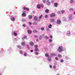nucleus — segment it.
Listing matches in <instances>:
<instances>
[{
	"mask_svg": "<svg viewBox=\"0 0 75 75\" xmlns=\"http://www.w3.org/2000/svg\"><path fill=\"white\" fill-rule=\"evenodd\" d=\"M55 59H56V60H58V58L57 57H56L55 58Z\"/></svg>",
	"mask_w": 75,
	"mask_h": 75,
	"instance_id": "obj_47",
	"label": "nucleus"
},
{
	"mask_svg": "<svg viewBox=\"0 0 75 75\" xmlns=\"http://www.w3.org/2000/svg\"><path fill=\"white\" fill-rule=\"evenodd\" d=\"M37 31L35 29H34L33 30V32L34 33H37Z\"/></svg>",
	"mask_w": 75,
	"mask_h": 75,
	"instance_id": "obj_9",
	"label": "nucleus"
},
{
	"mask_svg": "<svg viewBox=\"0 0 75 75\" xmlns=\"http://www.w3.org/2000/svg\"><path fill=\"white\" fill-rule=\"evenodd\" d=\"M45 0H42V2L43 3H45Z\"/></svg>",
	"mask_w": 75,
	"mask_h": 75,
	"instance_id": "obj_50",
	"label": "nucleus"
},
{
	"mask_svg": "<svg viewBox=\"0 0 75 75\" xmlns=\"http://www.w3.org/2000/svg\"><path fill=\"white\" fill-rule=\"evenodd\" d=\"M52 27V24H50L48 26V28H51Z\"/></svg>",
	"mask_w": 75,
	"mask_h": 75,
	"instance_id": "obj_16",
	"label": "nucleus"
},
{
	"mask_svg": "<svg viewBox=\"0 0 75 75\" xmlns=\"http://www.w3.org/2000/svg\"><path fill=\"white\" fill-rule=\"evenodd\" d=\"M44 36V35H43L42 36H40V39H42V38Z\"/></svg>",
	"mask_w": 75,
	"mask_h": 75,
	"instance_id": "obj_25",
	"label": "nucleus"
},
{
	"mask_svg": "<svg viewBox=\"0 0 75 75\" xmlns=\"http://www.w3.org/2000/svg\"><path fill=\"white\" fill-rule=\"evenodd\" d=\"M57 24H59L61 23V20L59 19H57Z\"/></svg>",
	"mask_w": 75,
	"mask_h": 75,
	"instance_id": "obj_2",
	"label": "nucleus"
},
{
	"mask_svg": "<svg viewBox=\"0 0 75 75\" xmlns=\"http://www.w3.org/2000/svg\"><path fill=\"white\" fill-rule=\"evenodd\" d=\"M36 41H38V39H36Z\"/></svg>",
	"mask_w": 75,
	"mask_h": 75,
	"instance_id": "obj_57",
	"label": "nucleus"
},
{
	"mask_svg": "<svg viewBox=\"0 0 75 75\" xmlns=\"http://www.w3.org/2000/svg\"><path fill=\"white\" fill-rule=\"evenodd\" d=\"M69 11H74V9L72 8H71L70 9H69Z\"/></svg>",
	"mask_w": 75,
	"mask_h": 75,
	"instance_id": "obj_23",
	"label": "nucleus"
},
{
	"mask_svg": "<svg viewBox=\"0 0 75 75\" xmlns=\"http://www.w3.org/2000/svg\"><path fill=\"white\" fill-rule=\"evenodd\" d=\"M74 1V0H71L70 1V3H72Z\"/></svg>",
	"mask_w": 75,
	"mask_h": 75,
	"instance_id": "obj_44",
	"label": "nucleus"
},
{
	"mask_svg": "<svg viewBox=\"0 0 75 75\" xmlns=\"http://www.w3.org/2000/svg\"><path fill=\"white\" fill-rule=\"evenodd\" d=\"M57 75H59V74H57Z\"/></svg>",
	"mask_w": 75,
	"mask_h": 75,
	"instance_id": "obj_62",
	"label": "nucleus"
},
{
	"mask_svg": "<svg viewBox=\"0 0 75 75\" xmlns=\"http://www.w3.org/2000/svg\"><path fill=\"white\" fill-rule=\"evenodd\" d=\"M29 28H28V27H27V30H28V29H29Z\"/></svg>",
	"mask_w": 75,
	"mask_h": 75,
	"instance_id": "obj_58",
	"label": "nucleus"
},
{
	"mask_svg": "<svg viewBox=\"0 0 75 75\" xmlns=\"http://www.w3.org/2000/svg\"><path fill=\"white\" fill-rule=\"evenodd\" d=\"M35 54L36 55H38V52H36L35 53Z\"/></svg>",
	"mask_w": 75,
	"mask_h": 75,
	"instance_id": "obj_43",
	"label": "nucleus"
},
{
	"mask_svg": "<svg viewBox=\"0 0 75 75\" xmlns=\"http://www.w3.org/2000/svg\"><path fill=\"white\" fill-rule=\"evenodd\" d=\"M37 6L38 8V9H40L41 8V7H40V4L38 5Z\"/></svg>",
	"mask_w": 75,
	"mask_h": 75,
	"instance_id": "obj_13",
	"label": "nucleus"
},
{
	"mask_svg": "<svg viewBox=\"0 0 75 75\" xmlns=\"http://www.w3.org/2000/svg\"><path fill=\"white\" fill-rule=\"evenodd\" d=\"M29 24H30V25H31L32 23H31V22H29Z\"/></svg>",
	"mask_w": 75,
	"mask_h": 75,
	"instance_id": "obj_53",
	"label": "nucleus"
},
{
	"mask_svg": "<svg viewBox=\"0 0 75 75\" xmlns=\"http://www.w3.org/2000/svg\"><path fill=\"white\" fill-rule=\"evenodd\" d=\"M57 5H58V4H57V3H55L54 4V7H57Z\"/></svg>",
	"mask_w": 75,
	"mask_h": 75,
	"instance_id": "obj_18",
	"label": "nucleus"
},
{
	"mask_svg": "<svg viewBox=\"0 0 75 75\" xmlns=\"http://www.w3.org/2000/svg\"><path fill=\"white\" fill-rule=\"evenodd\" d=\"M23 27H25L26 26V25L25 24H23Z\"/></svg>",
	"mask_w": 75,
	"mask_h": 75,
	"instance_id": "obj_41",
	"label": "nucleus"
},
{
	"mask_svg": "<svg viewBox=\"0 0 75 75\" xmlns=\"http://www.w3.org/2000/svg\"><path fill=\"white\" fill-rule=\"evenodd\" d=\"M50 37L51 38H52V36L51 35L50 36Z\"/></svg>",
	"mask_w": 75,
	"mask_h": 75,
	"instance_id": "obj_56",
	"label": "nucleus"
},
{
	"mask_svg": "<svg viewBox=\"0 0 75 75\" xmlns=\"http://www.w3.org/2000/svg\"><path fill=\"white\" fill-rule=\"evenodd\" d=\"M46 4L47 5H49V4H50V1H47L46 2Z\"/></svg>",
	"mask_w": 75,
	"mask_h": 75,
	"instance_id": "obj_10",
	"label": "nucleus"
},
{
	"mask_svg": "<svg viewBox=\"0 0 75 75\" xmlns=\"http://www.w3.org/2000/svg\"><path fill=\"white\" fill-rule=\"evenodd\" d=\"M58 57H59V58H62V55L61 54H59L58 55Z\"/></svg>",
	"mask_w": 75,
	"mask_h": 75,
	"instance_id": "obj_28",
	"label": "nucleus"
},
{
	"mask_svg": "<svg viewBox=\"0 0 75 75\" xmlns=\"http://www.w3.org/2000/svg\"><path fill=\"white\" fill-rule=\"evenodd\" d=\"M58 51L59 52H62L63 50V47L62 46H59L58 49Z\"/></svg>",
	"mask_w": 75,
	"mask_h": 75,
	"instance_id": "obj_1",
	"label": "nucleus"
},
{
	"mask_svg": "<svg viewBox=\"0 0 75 75\" xmlns=\"http://www.w3.org/2000/svg\"><path fill=\"white\" fill-rule=\"evenodd\" d=\"M70 31H68L67 33V36H69L70 35Z\"/></svg>",
	"mask_w": 75,
	"mask_h": 75,
	"instance_id": "obj_4",
	"label": "nucleus"
},
{
	"mask_svg": "<svg viewBox=\"0 0 75 75\" xmlns=\"http://www.w3.org/2000/svg\"><path fill=\"white\" fill-rule=\"evenodd\" d=\"M0 75H1V74H0Z\"/></svg>",
	"mask_w": 75,
	"mask_h": 75,
	"instance_id": "obj_63",
	"label": "nucleus"
},
{
	"mask_svg": "<svg viewBox=\"0 0 75 75\" xmlns=\"http://www.w3.org/2000/svg\"><path fill=\"white\" fill-rule=\"evenodd\" d=\"M45 56L47 57H49V55L47 54H45Z\"/></svg>",
	"mask_w": 75,
	"mask_h": 75,
	"instance_id": "obj_26",
	"label": "nucleus"
},
{
	"mask_svg": "<svg viewBox=\"0 0 75 75\" xmlns=\"http://www.w3.org/2000/svg\"><path fill=\"white\" fill-rule=\"evenodd\" d=\"M26 7H23V9L24 10H26Z\"/></svg>",
	"mask_w": 75,
	"mask_h": 75,
	"instance_id": "obj_40",
	"label": "nucleus"
},
{
	"mask_svg": "<svg viewBox=\"0 0 75 75\" xmlns=\"http://www.w3.org/2000/svg\"><path fill=\"white\" fill-rule=\"evenodd\" d=\"M37 22H33V25H37Z\"/></svg>",
	"mask_w": 75,
	"mask_h": 75,
	"instance_id": "obj_27",
	"label": "nucleus"
},
{
	"mask_svg": "<svg viewBox=\"0 0 75 75\" xmlns=\"http://www.w3.org/2000/svg\"><path fill=\"white\" fill-rule=\"evenodd\" d=\"M31 52H33V50H31Z\"/></svg>",
	"mask_w": 75,
	"mask_h": 75,
	"instance_id": "obj_61",
	"label": "nucleus"
},
{
	"mask_svg": "<svg viewBox=\"0 0 75 75\" xmlns=\"http://www.w3.org/2000/svg\"><path fill=\"white\" fill-rule=\"evenodd\" d=\"M27 54L26 53H25L24 54V56H25V57L27 56Z\"/></svg>",
	"mask_w": 75,
	"mask_h": 75,
	"instance_id": "obj_36",
	"label": "nucleus"
},
{
	"mask_svg": "<svg viewBox=\"0 0 75 75\" xmlns=\"http://www.w3.org/2000/svg\"><path fill=\"white\" fill-rule=\"evenodd\" d=\"M48 17V15H45V18H47V17Z\"/></svg>",
	"mask_w": 75,
	"mask_h": 75,
	"instance_id": "obj_46",
	"label": "nucleus"
},
{
	"mask_svg": "<svg viewBox=\"0 0 75 75\" xmlns=\"http://www.w3.org/2000/svg\"><path fill=\"white\" fill-rule=\"evenodd\" d=\"M20 54H23V52L21 50L20 51Z\"/></svg>",
	"mask_w": 75,
	"mask_h": 75,
	"instance_id": "obj_34",
	"label": "nucleus"
},
{
	"mask_svg": "<svg viewBox=\"0 0 75 75\" xmlns=\"http://www.w3.org/2000/svg\"><path fill=\"white\" fill-rule=\"evenodd\" d=\"M40 29H41V30H42V31H43L45 30V28H40Z\"/></svg>",
	"mask_w": 75,
	"mask_h": 75,
	"instance_id": "obj_24",
	"label": "nucleus"
},
{
	"mask_svg": "<svg viewBox=\"0 0 75 75\" xmlns=\"http://www.w3.org/2000/svg\"><path fill=\"white\" fill-rule=\"evenodd\" d=\"M47 60L49 62L51 61V58H50L48 57L47 59Z\"/></svg>",
	"mask_w": 75,
	"mask_h": 75,
	"instance_id": "obj_17",
	"label": "nucleus"
},
{
	"mask_svg": "<svg viewBox=\"0 0 75 75\" xmlns=\"http://www.w3.org/2000/svg\"><path fill=\"white\" fill-rule=\"evenodd\" d=\"M55 16V13H53L50 15V17H54Z\"/></svg>",
	"mask_w": 75,
	"mask_h": 75,
	"instance_id": "obj_3",
	"label": "nucleus"
},
{
	"mask_svg": "<svg viewBox=\"0 0 75 75\" xmlns=\"http://www.w3.org/2000/svg\"><path fill=\"white\" fill-rule=\"evenodd\" d=\"M52 55L53 56H55V54H52Z\"/></svg>",
	"mask_w": 75,
	"mask_h": 75,
	"instance_id": "obj_52",
	"label": "nucleus"
},
{
	"mask_svg": "<svg viewBox=\"0 0 75 75\" xmlns=\"http://www.w3.org/2000/svg\"><path fill=\"white\" fill-rule=\"evenodd\" d=\"M11 20L13 21H15V18H11Z\"/></svg>",
	"mask_w": 75,
	"mask_h": 75,
	"instance_id": "obj_19",
	"label": "nucleus"
},
{
	"mask_svg": "<svg viewBox=\"0 0 75 75\" xmlns=\"http://www.w3.org/2000/svg\"><path fill=\"white\" fill-rule=\"evenodd\" d=\"M28 34H31L32 32L31 31H30V30H28Z\"/></svg>",
	"mask_w": 75,
	"mask_h": 75,
	"instance_id": "obj_14",
	"label": "nucleus"
},
{
	"mask_svg": "<svg viewBox=\"0 0 75 75\" xmlns=\"http://www.w3.org/2000/svg\"><path fill=\"white\" fill-rule=\"evenodd\" d=\"M34 47H35V48H37L38 47V45H36L34 46Z\"/></svg>",
	"mask_w": 75,
	"mask_h": 75,
	"instance_id": "obj_37",
	"label": "nucleus"
},
{
	"mask_svg": "<svg viewBox=\"0 0 75 75\" xmlns=\"http://www.w3.org/2000/svg\"><path fill=\"white\" fill-rule=\"evenodd\" d=\"M49 11H50V10L48 9H47L45 10V13H48L49 12Z\"/></svg>",
	"mask_w": 75,
	"mask_h": 75,
	"instance_id": "obj_5",
	"label": "nucleus"
},
{
	"mask_svg": "<svg viewBox=\"0 0 75 75\" xmlns=\"http://www.w3.org/2000/svg\"><path fill=\"white\" fill-rule=\"evenodd\" d=\"M37 17L36 16H35L34 17V20H37Z\"/></svg>",
	"mask_w": 75,
	"mask_h": 75,
	"instance_id": "obj_33",
	"label": "nucleus"
},
{
	"mask_svg": "<svg viewBox=\"0 0 75 75\" xmlns=\"http://www.w3.org/2000/svg\"><path fill=\"white\" fill-rule=\"evenodd\" d=\"M13 35H15V36H17V33H15V32H13Z\"/></svg>",
	"mask_w": 75,
	"mask_h": 75,
	"instance_id": "obj_12",
	"label": "nucleus"
},
{
	"mask_svg": "<svg viewBox=\"0 0 75 75\" xmlns=\"http://www.w3.org/2000/svg\"><path fill=\"white\" fill-rule=\"evenodd\" d=\"M45 38V39H46L47 40H48V37L47 36H46Z\"/></svg>",
	"mask_w": 75,
	"mask_h": 75,
	"instance_id": "obj_29",
	"label": "nucleus"
},
{
	"mask_svg": "<svg viewBox=\"0 0 75 75\" xmlns=\"http://www.w3.org/2000/svg\"><path fill=\"white\" fill-rule=\"evenodd\" d=\"M69 19L70 20L71 18H72V15L70 14L69 15Z\"/></svg>",
	"mask_w": 75,
	"mask_h": 75,
	"instance_id": "obj_7",
	"label": "nucleus"
},
{
	"mask_svg": "<svg viewBox=\"0 0 75 75\" xmlns=\"http://www.w3.org/2000/svg\"><path fill=\"white\" fill-rule=\"evenodd\" d=\"M28 17H29V18H30V19L32 18L33 17V16H32V15H29L28 16Z\"/></svg>",
	"mask_w": 75,
	"mask_h": 75,
	"instance_id": "obj_20",
	"label": "nucleus"
},
{
	"mask_svg": "<svg viewBox=\"0 0 75 75\" xmlns=\"http://www.w3.org/2000/svg\"><path fill=\"white\" fill-rule=\"evenodd\" d=\"M30 44L31 46H33V45H34V43L33 42H30Z\"/></svg>",
	"mask_w": 75,
	"mask_h": 75,
	"instance_id": "obj_11",
	"label": "nucleus"
},
{
	"mask_svg": "<svg viewBox=\"0 0 75 75\" xmlns=\"http://www.w3.org/2000/svg\"><path fill=\"white\" fill-rule=\"evenodd\" d=\"M49 41V42H52V39H50Z\"/></svg>",
	"mask_w": 75,
	"mask_h": 75,
	"instance_id": "obj_48",
	"label": "nucleus"
},
{
	"mask_svg": "<svg viewBox=\"0 0 75 75\" xmlns=\"http://www.w3.org/2000/svg\"><path fill=\"white\" fill-rule=\"evenodd\" d=\"M17 47L18 48H20V49H21V46L20 45H18L17 46Z\"/></svg>",
	"mask_w": 75,
	"mask_h": 75,
	"instance_id": "obj_32",
	"label": "nucleus"
},
{
	"mask_svg": "<svg viewBox=\"0 0 75 75\" xmlns=\"http://www.w3.org/2000/svg\"><path fill=\"white\" fill-rule=\"evenodd\" d=\"M61 13H62V14H64V13H65V11H64V10H62L61 11Z\"/></svg>",
	"mask_w": 75,
	"mask_h": 75,
	"instance_id": "obj_21",
	"label": "nucleus"
},
{
	"mask_svg": "<svg viewBox=\"0 0 75 75\" xmlns=\"http://www.w3.org/2000/svg\"><path fill=\"white\" fill-rule=\"evenodd\" d=\"M35 38H36V37H37V36L35 35Z\"/></svg>",
	"mask_w": 75,
	"mask_h": 75,
	"instance_id": "obj_60",
	"label": "nucleus"
},
{
	"mask_svg": "<svg viewBox=\"0 0 75 75\" xmlns=\"http://www.w3.org/2000/svg\"><path fill=\"white\" fill-rule=\"evenodd\" d=\"M26 9L27 11H29V8H26Z\"/></svg>",
	"mask_w": 75,
	"mask_h": 75,
	"instance_id": "obj_38",
	"label": "nucleus"
},
{
	"mask_svg": "<svg viewBox=\"0 0 75 75\" xmlns=\"http://www.w3.org/2000/svg\"><path fill=\"white\" fill-rule=\"evenodd\" d=\"M61 62H64V60L62 59L60 61Z\"/></svg>",
	"mask_w": 75,
	"mask_h": 75,
	"instance_id": "obj_39",
	"label": "nucleus"
},
{
	"mask_svg": "<svg viewBox=\"0 0 75 75\" xmlns=\"http://www.w3.org/2000/svg\"><path fill=\"white\" fill-rule=\"evenodd\" d=\"M47 31H50V29H49V28H47Z\"/></svg>",
	"mask_w": 75,
	"mask_h": 75,
	"instance_id": "obj_51",
	"label": "nucleus"
},
{
	"mask_svg": "<svg viewBox=\"0 0 75 75\" xmlns=\"http://www.w3.org/2000/svg\"><path fill=\"white\" fill-rule=\"evenodd\" d=\"M25 43L24 42H23L22 43V45H25Z\"/></svg>",
	"mask_w": 75,
	"mask_h": 75,
	"instance_id": "obj_30",
	"label": "nucleus"
},
{
	"mask_svg": "<svg viewBox=\"0 0 75 75\" xmlns=\"http://www.w3.org/2000/svg\"><path fill=\"white\" fill-rule=\"evenodd\" d=\"M26 15H25V12L24 11V13H23L22 14V16L23 17H24V16H25Z\"/></svg>",
	"mask_w": 75,
	"mask_h": 75,
	"instance_id": "obj_6",
	"label": "nucleus"
},
{
	"mask_svg": "<svg viewBox=\"0 0 75 75\" xmlns=\"http://www.w3.org/2000/svg\"><path fill=\"white\" fill-rule=\"evenodd\" d=\"M42 7L43 8L44 7V5H42Z\"/></svg>",
	"mask_w": 75,
	"mask_h": 75,
	"instance_id": "obj_59",
	"label": "nucleus"
},
{
	"mask_svg": "<svg viewBox=\"0 0 75 75\" xmlns=\"http://www.w3.org/2000/svg\"><path fill=\"white\" fill-rule=\"evenodd\" d=\"M27 37L26 36H24L22 38V40H24V39H27Z\"/></svg>",
	"mask_w": 75,
	"mask_h": 75,
	"instance_id": "obj_8",
	"label": "nucleus"
},
{
	"mask_svg": "<svg viewBox=\"0 0 75 75\" xmlns=\"http://www.w3.org/2000/svg\"><path fill=\"white\" fill-rule=\"evenodd\" d=\"M53 68L54 69H55V68H56V66L55 65H54L53 66Z\"/></svg>",
	"mask_w": 75,
	"mask_h": 75,
	"instance_id": "obj_49",
	"label": "nucleus"
},
{
	"mask_svg": "<svg viewBox=\"0 0 75 75\" xmlns=\"http://www.w3.org/2000/svg\"><path fill=\"white\" fill-rule=\"evenodd\" d=\"M42 15H41L39 17V18L40 19L41 18H42Z\"/></svg>",
	"mask_w": 75,
	"mask_h": 75,
	"instance_id": "obj_42",
	"label": "nucleus"
},
{
	"mask_svg": "<svg viewBox=\"0 0 75 75\" xmlns=\"http://www.w3.org/2000/svg\"><path fill=\"white\" fill-rule=\"evenodd\" d=\"M14 40L15 41H17V39L16 38H15V39H14Z\"/></svg>",
	"mask_w": 75,
	"mask_h": 75,
	"instance_id": "obj_55",
	"label": "nucleus"
},
{
	"mask_svg": "<svg viewBox=\"0 0 75 75\" xmlns=\"http://www.w3.org/2000/svg\"><path fill=\"white\" fill-rule=\"evenodd\" d=\"M27 47L28 48V50H29V49H30V47L29 46V45H27Z\"/></svg>",
	"mask_w": 75,
	"mask_h": 75,
	"instance_id": "obj_31",
	"label": "nucleus"
},
{
	"mask_svg": "<svg viewBox=\"0 0 75 75\" xmlns=\"http://www.w3.org/2000/svg\"><path fill=\"white\" fill-rule=\"evenodd\" d=\"M55 21V20H54V19H50V21L51 22H54Z\"/></svg>",
	"mask_w": 75,
	"mask_h": 75,
	"instance_id": "obj_22",
	"label": "nucleus"
},
{
	"mask_svg": "<svg viewBox=\"0 0 75 75\" xmlns=\"http://www.w3.org/2000/svg\"><path fill=\"white\" fill-rule=\"evenodd\" d=\"M50 68H52V66H51V65H50Z\"/></svg>",
	"mask_w": 75,
	"mask_h": 75,
	"instance_id": "obj_54",
	"label": "nucleus"
},
{
	"mask_svg": "<svg viewBox=\"0 0 75 75\" xmlns=\"http://www.w3.org/2000/svg\"><path fill=\"white\" fill-rule=\"evenodd\" d=\"M57 14H61V12H60V11H58Z\"/></svg>",
	"mask_w": 75,
	"mask_h": 75,
	"instance_id": "obj_35",
	"label": "nucleus"
},
{
	"mask_svg": "<svg viewBox=\"0 0 75 75\" xmlns=\"http://www.w3.org/2000/svg\"><path fill=\"white\" fill-rule=\"evenodd\" d=\"M66 59H69V58L68 57H66Z\"/></svg>",
	"mask_w": 75,
	"mask_h": 75,
	"instance_id": "obj_45",
	"label": "nucleus"
},
{
	"mask_svg": "<svg viewBox=\"0 0 75 75\" xmlns=\"http://www.w3.org/2000/svg\"><path fill=\"white\" fill-rule=\"evenodd\" d=\"M38 50V48H36L35 49H34V51L35 52H37Z\"/></svg>",
	"mask_w": 75,
	"mask_h": 75,
	"instance_id": "obj_15",
	"label": "nucleus"
}]
</instances>
